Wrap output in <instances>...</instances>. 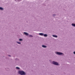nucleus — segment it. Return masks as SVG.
I'll return each instance as SVG.
<instances>
[{"instance_id": "obj_1", "label": "nucleus", "mask_w": 75, "mask_h": 75, "mask_svg": "<svg viewBox=\"0 0 75 75\" xmlns=\"http://www.w3.org/2000/svg\"><path fill=\"white\" fill-rule=\"evenodd\" d=\"M19 74L21 75H25V73L23 71H19Z\"/></svg>"}, {"instance_id": "obj_2", "label": "nucleus", "mask_w": 75, "mask_h": 75, "mask_svg": "<svg viewBox=\"0 0 75 75\" xmlns=\"http://www.w3.org/2000/svg\"><path fill=\"white\" fill-rule=\"evenodd\" d=\"M52 63L53 64L55 65H59L58 63L55 62V61H53L52 62Z\"/></svg>"}, {"instance_id": "obj_3", "label": "nucleus", "mask_w": 75, "mask_h": 75, "mask_svg": "<svg viewBox=\"0 0 75 75\" xmlns=\"http://www.w3.org/2000/svg\"><path fill=\"white\" fill-rule=\"evenodd\" d=\"M56 54L58 55H62V53L60 52H57Z\"/></svg>"}, {"instance_id": "obj_4", "label": "nucleus", "mask_w": 75, "mask_h": 75, "mask_svg": "<svg viewBox=\"0 0 75 75\" xmlns=\"http://www.w3.org/2000/svg\"><path fill=\"white\" fill-rule=\"evenodd\" d=\"M24 33L26 35H28V34L27 33L24 32Z\"/></svg>"}, {"instance_id": "obj_5", "label": "nucleus", "mask_w": 75, "mask_h": 75, "mask_svg": "<svg viewBox=\"0 0 75 75\" xmlns=\"http://www.w3.org/2000/svg\"><path fill=\"white\" fill-rule=\"evenodd\" d=\"M39 34L40 35H43L44 34L42 33H39Z\"/></svg>"}, {"instance_id": "obj_6", "label": "nucleus", "mask_w": 75, "mask_h": 75, "mask_svg": "<svg viewBox=\"0 0 75 75\" xmlns=\"http://www.w3.org/2000/svg\"><path fill=\"white\" fill-rule=\"evenodd\" d=\"M53 37H55V38H57V36L55 35H53Z\"/></svg>"}, {"instance_id": "obj_7", "label": "nucleus", "mask_w": 75, "mask_h": 75, "mask_svg": "<svg viewBox=\"0 0 75 75\" xmlns=\"http://www.w3.org/2000/svg\"><path fill=\"white\" fill-rule=\"evenodd\" d=\"M42 47H43V48H46V47H47V46H46L44 45H42Z\"/></svg>"}, {"instance_id": "obj_8", "label": "nucleus", "mask_w": 75, "mask_h": 75, "mask_svg": "<svg viewBox=\"0 0 75 75\" xmlns=\"http://www.w3.org/2000/svg\"><path fill=\"white\" fill-rule=\"evenodd\" d=\"M72 26H73V27H75V24L72 23Z\"/></svg>"}, {"instance_id": "obj_9", "label": "nucleus", "mask_w": 75, "mask_h": 75, "mask_svg": "<svg viewBox=\"0 0 75 75\" xmlns=\"http://www.w3.org/2000/svg\"><path fill=\"white\" fill-rule=\"evenodd\" d=\"M44 37H47V34L43 35Z\"/></svg>"}, {"instance_id": "obj_10", "label": "nucleus", "mask_w": 75, "mask_h": 75, "mask_svg": "<svg viewBox=\"0 0 75 75\" xmlns=\"http://www.w3.org/2000/svg\"><path fill=\"white\" fill-rule=\"evenodd\" d=\"M16 69H20V68L18 67H16Z\"/></svg>"}, {"instance_id": "obj_11", "label": "nucleus", "mask_w": 75, "mask_h": 75, "mask_svg": "<svg viewBox=\"0 0 75 75\" xmlns=\"http://www.w3.org/2000/svg\"><path fill=\"white\" fill-rule=\"evenodd\" d=\"M0 10H3V8L1 7H0Z\"/></svg>"}, {"instance_id": "obj_12", "label": "nucleus", "mask_w": 75, "mask_h": 75, "mask_svg": "<svg viewBox=\"0 0 75 75\" xmlns=\"http://www.w3.org/2000/svg\"><path fill=\"white\" fill-rule=\"evenodd\" d=\"M17 43H18V44H21V43L20 42H17Z\"/></svg>"}, {"instance_id": "obj_13", "label": "nucleus", "mask_w": 75, "mask_h": 75, "mask_svg": "<svg viewBox=\"0 0 75 75\" xmlns=\"http://www.w3.org/2000/svg\"><path fill=\"white\" fill-rule=\"evenodd\" d=\"M22 40H22V39H19V40H20V41H22Z\"/></svg>"}, {"instance_id": "obj_14", "label": "nucleus", "mask_w": 75, "mask_h": 75, "mask_svg": "<svg viewBox=\"0 0 75 75\" xmlns=\"http://www.w3.org/2000/svg\"><path fill=\"white\" fill-rule=\"evenodd\" d=\"M53 16H54V17L55 16V14H54V15H53Z\"/></svg>"}, {"instance_id": "obj_15", "label": "nucleus", "mask_w": 75, "mask_h": 75, "mask_svg": "<svg viewBox=\"0 0 75 75\" xmlns=\"http://www.w3.org/2000/svg\"><path fill=\"white\" fill-rule=\"evenodd\" d=\"M29 36H30V37H33V36H32V35H29Z\"/></svg>"}, {"instance_id": "obj_16", "label": "nucleus", "mask_w": 75, "mask_h": 75, "mask_svg": "<svg viewBox=\"0 0 75 75\" xmlns=\"http://www.w3.org/2000/svg\"><path fill=\"white\" fill-rule=\"evenodd\" d=\"M74 54H75V52H74Z\"/></svg>"}, {"instance_id": "obj_17", "label": "nucleus", "mask_w": 75, "mask_h": 75, "mask_svg": "<svg viewBox=\"0 0 75 75\" xmlns=\"http://www.w3.org/2000/svg\"><path fill=\"white\" fill-rule=\"evenodd\" d=\"M8 56L9 57H11V56H10V55H8Z\"/></svg>"}]
</instances>
